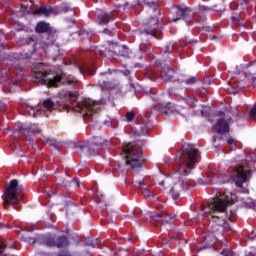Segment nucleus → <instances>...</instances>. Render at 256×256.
<instances>
[{
    "label": "nucleus",
    "instance_id": "16",
    "mask_svg": "<svg viewBox=\"0 0 256 256\" xmlns=\"http://www.w3.org/2000/svg\"><path fill=\"white\" fill-rule=\"evenodd\" d=\"M60 97L61 99H64V105L67 106L71 104V101L75 100V97H77V94L70 91H66V92H61Z\"/></svg>",
    "mask_w": 256,
    "mask_h": 256
},
{
    "label": "nucleus",
    "instance_id": "7",
    "mask_svg": "<svg viewBox=\"0 0 256 256\" xmlns=\"http://www.w3.org/2000/svg\"><path fill=\"white\" fill-rule=\"evenodd\" d=\"M101 109V104L99 102L93 101L92 99H84L82 102L78 103L76 107H74V111L78 113H83V115H87L89 119L97 113L98 110Z\"/></svg>",
    "mask_w": 256,
    "mask_h": 256
},
{
    "label": "nucleus",
    "instance_id": "43",
    "mask_svg": "<svg viewBox=\"0 0 256 256\" xmlns=\"http://www.w3.org/2000/svg\"><path fill=\"white\" fill-rule=\"evenodd\" d=\"M205 248H206V247H202V248L199 249V251H201V249H205Z\"/></svg>",
    "mask_w": 256,
    "mask_h": 256
},
{
    "label": "nucleus",
    "instance_id": "2",
    "mask_svg": "<svg viewBox=\"0 0 256 256\" xmlns=\"http://www.w3.org/2000/svg\"><path fill=\"white\" fill-rule=\"evenodd\" d=\"M234 181L236 187H241L243 183L247 181V171L243 167L239 166L233 176L225 174L223 172H216L214 174H208L207 179L203 180L202 178L198 179L199 185H209V183H216L221 185L223 183H229V181Z\"/></svg>",
    "mask_w": 256,
    "mask_h": 256
},
{
    "label": "nucleus",
    "instance_id": "42",
    "mask_svg": "<svg viewBox=\"0 0 256 256\" xmlns=\"http://www.w3.org/2000/svg\"><path fill=\"white\" fill-rule=\"evenodd\" d=\"M212 233H217V229L213 228Z\"/></svg>",
    "mask_w": 256,
    "mask_h": 256
},
{
    "label": "nucleus",
    "instance_id": "26",
    "mask_svg": "<svg viewBox=\"0 0 256 256\" xmlns=\"http://www.w3.org/2000/svg\"><path fill=\"white\" fill-rule=\"evenodd\" d=\"M133 119H135V114H133V112H127L126 113V120L128 122H131V121H133Z\"/></svg>",
    "mask_w": 256,
    "mask_h": 256
},
{
    "label": "nucleus",
    "instance_id": "10",
    "mask_svg": "<svg viewBox=\"0 0 256 256\" xmlns=\"http://www.w3.org/2000/svg\"><path fill=\"white\" fill-rule=\"evenodd\" d=\"M54 105L55 103L53 101H51L50 99H46L42 103V108H38L35 111V108L27 106L26 111L31 117H38L39 115H41V113H45L46 110L49 111V109H53Z\"/></svg>",
    "mask_w": 256,
    "mask_h": 256
},
{
    "label": "nucleus",
    "instance_id": "11",
    "mask_svg": "<svg viewBox=\"0 0 256 256\" xmlns=\"http://www.w3.org/2000/svg\"><path fill=\"white\" fill-rule=\"evenodd\" d=\"M218 115L220 116V118L216 122L217 133L221 135L229 133V123H231V119L225 118V112L223 111H220Z\"/></svg>",
    "mask_w": 256,
    "mask_h": 256
},
{
    "label": "nucleus",
    "instance_id": "38",
    "mask_svg": "<svg viewBox=\"0 0 256 256\" xmlns=\"http://www.w3.org/2000/svg\"><path fill=\"white\" fill-rule=\"evenodd\" d=\"M171 113H173L174 115H177V113H179L177 110H171Z\"/></svg>",
    "mask_w": 256,
    "mask_h": 256
},
{
    "label": "nucleus",
    "instance_id": "3",
    "mask_svg": "<svg viewBox=\"0 0 256 256\" xmlns=\"http://www.w3.org/2000/svg\"><path fill=\"white\" fill-rule=\"evenodd\" d=\"M34 77L38 83L47 85L48 87H59V85H77V79L66 73L54 76L53 78H47V74L43 72H34Z\"/></svg>",
    "mask_w": 256,
    "mask_h": 256
},
{
    "label": "nucleus",
    "instance_id": "33",
    "mask_svg": "<svg viewBox=\"0 0 256 256\" xmlns=\"http://www.w3.org/2000/svg\"><path fill=\"white\" fill-rule=\"evenodd\" d=\"M227 143H228V145H233V143H235V140L233 138H229L227 140Z\"/></svg>",
    "mask_w": 256,
    "mask_h": 256
},
{
    "label": "nucleus",
    "instance_id": "44",
    "mask_svg": "<svg viewBox=\"0 0 256 256\" xmlns=\"http://www.w3.org/2000/svg\"><path fill=\"white\" fill-rule=\"evenodd\" d=\"M159 105H160V107H163V104H162V103H160Z\"/></svg>",
    "mask_w": 256,
    "mask_h": 256
},
{
    "label": "nucleus",
    "instance_id": "21",
    "mask_svg": "<svg viewBox=\"0 0 256 256\" xmlns=\"http://www.w3.org/2000/svg\"><path fill=\"white\" fill-rule=\"evenodd\" d=\"M25 130L28 131V133H33V134L41 132V130H39V128H37V126L35 125H30L27 128H25Z\"/></svg>",
    "mask_w": 256,
    "mask_h": 256
},
{
    "label": "nucleus",
    "instance_id": "12",
    "mask_svg": "<svg viewBox=\"0 0 256 256\" xmlns=\"http://www.w3.org/2000/svg\"><path fill=\"white\" fill-rule=\"evenodd\" d=\"M33 15H43L44 17H55L61 13L58 7H45L41 6L38 9L32 10Z\"/></svg>",
    "mask_w": 256,
    "mask_h": 256
},
{
    "label": "nucleus",
    "instance_id": "35",
    "mask_svg": "<svg viewBox=\"0 0 256 256\" xmlns=\"http://www.w3.org/2000/svg\"><path fill=\"white\" fill-rule=\"evenodd\" d=\"M151 11H154L155 13H158L159 14V10H157V8H150V12Z\"/></svg>",
    "mask_w": 256,
    "mask_h": 256
},
{
    "label": "nucleus",
    "instance_id": "24",
    "mask_svg": "<svg viewBox=\"0 0 256 256\" xmlns=\"http://www.w3.org/2000/svg\"><path fill=\"white\" fill-rule=\"evenodd\" d=\"M173 47H174L173 43L166 45L164 48V53H173Z\"/></svg>",
    "mask_w": 256,
    "mask_h": 256
},
{
    "label": "nucleus",
    "instance_id": "37",
    "mask_svg": "<svg viewBox=\"0 0 256 256\" xmlns=\"http://www.w3.org/2000/svg\"><path fill=\"white\" fill-rule=\"evenodd\" d=\"M229 93H232V95H237V90L229 91Z\"/></svg>",
    "mask_w": 256,
    "mask_h": 256
},
{
    "label": "nucleus",
    "instance_id": "19",
    "mask_svg": "<svg viewBox=\"0 0 256 256\" xmlns=\"http://www.w3.org/2000/svg\"><path fill=\"white\" fill-rule=\"evenodd\" d=\"M37 33H47L49 31V24L45 22H40L36 26Z\"/></svg>",
    "mask_w": 256,
    "mask_h": 256
},
{
    "label": "nucleus",
    "instance_id": "9",
    "mask_svg": "<svg viewBox=\"0 0 256 256\" xmlns=\"http://www.w3.org/2000/svg\"><path fill=\"white\" fill-rule=\"evenodd\" d=\"M144 26L145 28L141 32V37H143V35H151L152 37H157L155 36V30L157 29V27H159V19L157 17H152L145 20Z\"/></svg>",
    "mask_w": 256,
    "mask_h": 256
},
{
    "label": "nucleus",
    "instance_id": "6",
    "mask_svg": "<svg viewBox=\"0 0 256 256\" xmlns=\"http://www.w3.org/2000/svg\"><path fill=\"white\" fill-rule=\"evenodd\" d=\"M229 207V197L225 194L218 193L215 198H212L208 207L204 208L205 213H224Z\"/></svg>",
    "mask_w": 256,
    "mask_h": 256
},
{
    "label": "nucleus",
    "instance_id": "14",
    "mask_svg": "<svg viewBox=\"0 0 256 256\" xmlns=\"http://www.w3.org/2000/svg\"><path fill=\"white\" fill-rule=\"evenodd\" d=\"M161 73L162 80L167 83L168 81H171L173 79V75H175V70L170 68L167 64H160L158 65Z\"/></svg>",
    "mask_w": 256,
    "mask_h": 256
},
{
    "label": "nucleus",
    "instance_id": "1",
    "mask_svg": "<svg viewBox=\"0 0 256 256\" xmlns=\"http://www.w3.org/2000/svg\"><path fill=\"white\" fill-rule=\"evenodd\" d=\"M198 153L199 151L195 148V145H184L178 161V171L159 182L160 187H163V189H170L173 199H179L181 191H187L191 188L189 180L185 177L191 173L197 161Z\"/></svg>",
    "mask_w": 256,
    "mask_h": 256
},
{
    "label": "nucleus",
    "instance_id": "18",
    "mask_svg": "<svg viewBox=\"0 0 256 256\" xmlns=\"http://www.w3.org/2000/svg\"><path fill=\"white\" fill-rule=\"evenodd\" d=\"M111 21V16L105 12H100L98 14L99 25H107Z\"/></svg>",
    "mask_w": 256,
    "mask_h": 256
},
{
    "label": "nucleus",
    "instance_id": "41",
    "mask_svg": "<svg viewBox=\"0 0 256 256\" xmlns=\"http://www.w3.org/2000/svg\"><path fill=\"white\" fill-rule=\"evenodd\" d=\"M104 33L109 34V29H104Z\"/></svg>",
    "mask_w": 256,
    "mask_h": 256
},
{
    "label": "nucleus",
    "instance_id": "31",
    "mask_svg": "<svg viewBox=\"0 0 256 256\" xmlns=\"http://www.w3.org/2000/svg\"><path fill=\"white\" fill-rule=\"evenodd\" d=\"M100 87L102 89H109V83L103 81V82H100Z\"/></svg>",
    "mask_w": 256,
    "mask_h": 256
},
{
    "label": "nucleus",
    "instance_id": "25",
    "mask_svg": "<svg viewBox=\"0 0 256 256\" xmlns=\"http://www.w3.org/2000/svg\"><path fill=\"white\" fill-rule=\"evenodd\" d=\"M146 75H147V77H149L150 79H155V77H156V75H155V71H153L152 69H150V70H147L146 71Z\"/></svg>",
    "mask_w": 256,
    "mask_h": 256
},
{
    "label": "nucleus",
    "instance_id": "40",
    "mask_svg": "<svg viewBox=\"0 0 256 256\" xmlns=\"http://www.w3.org/2000/svg\"><path fill=\"white\" fill-rule=\"evenodd\" d=\"M138 185L141 187V186H143L144 184H143V181H139L138 182Z\"/></svg>",
    "mask_w": 256,
    "mask_h": 256
},
{
    "label": "nucleus",
    "instance_id": "46",
    "mask_svg": "<svg viewBox=\"0 0 256 256\" xmlns=\"http://www.w3.org/2000/svg\"><path fill=\"white\" fill-rule=\"evenodd\" d=\"M254 68L256 67V65L253 66Z\"/></svg>",
    "mask_w": 256,
    "mask_h": 256
},
{
    "label": "nucleus",
    "instance_id": "13",
    "mask_svg": "<svg viewBox=\"0 0 256 256\" xmlns=\"http://www.w3.org/2000/svg\"><path fill=\"white\" fill-rule=\"evenodd\" d=\"M97 142L92 141L90 143H84V144H80L78 145V149H80L81 151H87L88 154L90 155H97V151L99 149V147H101V138H96Z\"/></svg>",
    "mask_w": 256,
    "mask_h": 256
},
{
    "label": "nucleus",
    "instance_id": "34",
    "mask_svg": "<svg viewBox=\"0 0 256 256\" xmlns=\"http://www.w3.org/2000/svg\"><path fill=\"white\" fill-rule=\"evenodd\" d=\"M222 229H229V224H227V222H224Z\"/></svg>",
    "mask_w": 256,
    "mask_h": 256
},
{
    "label": "nucleus",
    "instance_id": "15",
    "mask_svg": "<svg viewBox=\"0 0 256 256\" xmlns=\"http://www.w3.org/2000/svg\"><path fill=\"white\" fill-rule=\"evenodd\" d=\"M189 13H191V10H189V8H181L177 6L176 7L177 18L174 19V21H178V19H184V21H187V17H189Z\"/></svg>",
    "mask_w": 256,
    "mask_h": 256
},
{
    "label": "nucleus",
    "instance_id": "30",
    "mask_svg": "<svg viewBox=\"0 0 256 256\" xmlns=\"http://www.w3.org/2000/svg\"><path fill=\"white\" fill-rule=\"evenodd\" d=\"M134 135H137L138 137L141 136V135H147V131L145 130H142V131H134Z\"/></svg>",
    "mask_w": 256,
    "mask_h": 256
},
{
    "label": "nucleus",
    "instance_id": "39",
    "mask_svg": "<svg viewBox=\"0 0 256 256\" xmlns=\"http://www.w3.org/2000/svg\"><path fill=\"white\" fill-rule=\"evenodd\" d=\"M246 256H255V255L253 254V252H248V253L246 254Z\"/></svg>",
    "mask_w": 256,
    "mask_h": 256
},
{
    "label": "nucleus",
    "instance_id": "20",
    "mask_svg": "<svg viewBox=\"0 0 256 256\" xmlns=\"http://www.w3.org/2000/svg\"><path fill=\"white\" fill-rule=\"evenodd\" d=\"M78 70L79 72L82 74V75H85V73H87V75H95V73H93L89 67H81V66H78Z\"/></svg>",
    "mask_w": 256,
    "mask_h": 256
},
{
    "label": "nucleus",
    "instance_id": "4",
    "mask_svg": "<svg viewBox=\"0 0 256 256\" xmlns=\"http://www.w3.org/2000/svg\"><path fill=\"white\" fill-rule=\"evenodd\" d=\"M121 155L130 169H139L141 167V148L137 143H123Z\"/></svg>",
    "mask_w": 256,
    "mask_h": 256
},
{
    "label": "nucleus",
    "instance_id": "5",
    "mask_svg": "<svg viewBox=\"0 0 256 256\" xmlns=\"http://www.w3.org/2000/svg\"><path fill=\"white\" fill-rule=\"evenodd\" d=\"M23 188L19 186L17 179L11 180L8 186L4 190L3 205L7 209V205H11L14 209H17L19 203H21V192Z\"/></svg>",
    "mask_w": 256,
    "mask_h": 256
},
{
    "label": "nucleus",
    "instance_id": "27",
    "mask_svg": "<svg viewBox=\"0 0 256 256\" xmlns=\"http://www.w3.org/2000/svg\"><path fill=\"white\" fill-rule=\"evenodd\" d=\"M249 115L252 119H254V121H256V107L250 109Z\"/></svg>",
    "mask_w": 256,
    "mask_h": 256
},
{
    "label": "nucleus",
    "instance_id": "45",
    "mask_svg": "<svg viewBox=\"0 0 256 256\" xmlns=\"http://www.w3.org/2000/svg\"><path fill=\"white\" fill-rule=\"evenodd\" d=\"M212 217H217L216 215H212Z\"/></svg>",
    "mask_w": 256,
    "mask_h": 256
},
{
    "label": "nucleus",
    "instance_id": "29",
    "mask_svg": "<svg viewBox=\"0 0 256 256\" xmlns=\"http://www.w3.org/2000/svg\"><path fill=\"white\" fill-rule=\"evenodd\" d=\"M122 51H124V53H122V57H129V49L127 47H122Z\"/></svg>",
    "mask_w": 256,
    "mask_h": 256
},
{
    "label": "nucleus",
    "instance_id": "22",
    "mask_svg": "<svg viewBox=\"0 0 256 256\" xmlns=\"http://www.w3.org/2000/svg\"><path fill=\"white\" fill-rule=\"evenodd\" d=\"M196 81H199V79L197 77H195V76H192V77L188 78L185 81V83H186V85H195Z\"/></svg>",
    "mask_w": 256,
    "mask_h": 256
},
{
    "label": "nucleus",
    "instance_id": "8",
    "mask_svg": "<svg viewBox=\"0 0 256 256\" xmlns=\"http://www.w3.org/2000/svg\"><path fill=\"white\" fill-rule=\"evenodd\" d=\"M44 245L46 247H57V249H64V247H69V238L67 236H46L44 238Z\"/></svg>",
    "mask_w": 256,
    "mask_h": 256
},
{
    "label": "nucleus",
    "instance_id": "28",
    "mask_svg": "<svg viewBox=\"0 0 256 256\" xmlns=\"http://www.w3.org/2000/svg\"><path fill=\"white\" fill-rule=\"evenodd\" d=\"M5 251V244L3 242H0V256H7L6 254H3Z\"/></svg>",
    "mask_w": 256,
    "mask_h": 256
},
{
    "label": "nucleus",
    "instance_id": "23",
    "mask_svg": "<svg viewBox=\"0 0 256 256\" xmlns=\"http://www.w3.org/2000/svg\"><path fill=\"white\" fill-rule=\"evenodd\" d=\"M222 255H223V256H234L233 250H231V248H225V249L222 251Z\"/></svg>",
    "mask_w": 256,
    "mask_h": 256
},
{
    "label": "nucleus",
    "instance_id": "36",
    "mask_svg": "<svg viewBox=\"0 0 256 256\" xmlns=\"http://www.w3.org/2000/svg\"><path fill=\"white\" fill-rule=\"evenodd\" d=\"M28 243H35V239L34 238H29Z\"/></svg>",
    "mask_w": 256,
    "mask_h": 256
},
{
    "label": "nucleus",
    "instance_id": "32",
    "mask_svg": "<svg viewBox=\"0 0 256 256\" xmlns=\"http://www.w3.org/2000/svg\"><path fill=\"white\" fill-rule=\"evenodd\" d=\"M72 183L75 184L76 187H81L79 178H74V179L72 180Z\"/></svg>",
    "mask_w": 256,
    "mask_h": 256
},
{
    "label": "nucleus",
    "instance_id": "17",
    "mask_svg": "<svg viewBox=\"0 0 256 256\" xmlns=\"http://www.w3.org/2000/svg\"><path fill=\"white\" fill-rule=\"evenodd\" d=\"M150 219H153L157 223H171L167 218H163V214L157 212H150L149 213Z\"/></svg>",
    "mask_w": 256,
    "mask_h": 256
}]
</instances>
